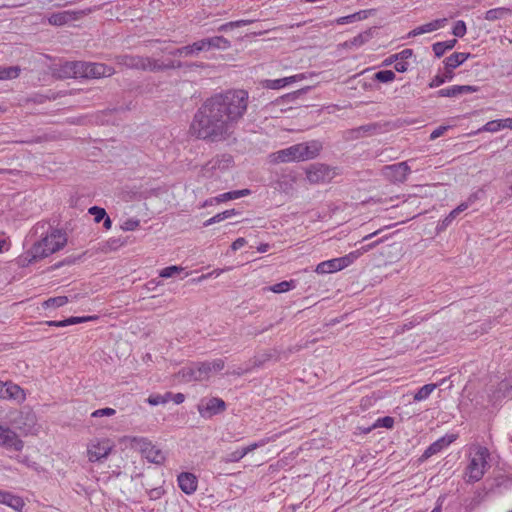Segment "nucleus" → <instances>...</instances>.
Instances as JSON below:
<instances>
[{
  "mask_svg": "<svg viewBox=\"0 0 512 512\" xmlns=\"http://www.w3.org/2000/svg\"><path fill=\"white\" fill-rule=\"evenodd\" d=\"M248 107V92L227 90L207 98L194 114L190 133L200 140L218 143L234 136Z\"/></svg>",
  "mask_w": 512,
  "mask_h": 512,
  "instance_id": "1",
  "label": "nucleus"
},
{
  "mask_svg": "<svg viewBox=\"0 0 512 512\" xmlns=\"http://www.w3.org/2000/svg\"><path fill=\"white\" fill-rule=\"evenodd\" d=\"M53 235L54 237H58V241L55 242L53 246L47 245L49 239H41L40 241L33 244L32 248L27 253V256H30L28 263L47 257L59 251L66 245L67 236L65 232H63L62 230H55Z\"/></svg>",
  "mask_w": 512,
  "mask_h": 512,
  "instance_id": "2",
  "label": "nucleus"
},
{
  "mask_svg": "<svg viewBox=\"0 0 512 512\" xmlns=\"http://www.w3.org/2000/svg\"><path fill=\"white\" fill-rule=\"evenodd\" d=\"M489 456L487 448L481 447L476 453V456L470 460L467 467L468 482H477L483 475L488 463L486 458Z\"/></svg>",
  "mask_w": 512,
  "mask_h": 512,
  "instance_id": "3",
  "label": "nucleus"
},
{
  "mask_svg": "<svg viewBox=\"0 0 512 512\" xmlns=\"http://www.w3.org/2000/svg\"><path fill=\"white\" fill-rule=\"evenodd\" d=\"M138 444L142 455L151 463L163 465L166 461V452L153 445L147 438L134 439Z\"/></svg>",
  "mask_w": 512,
  "mask_h": 512,
  "instance_id": "4",
  "label": "nucleus"
},
{
  "mask_svg": "<svg viewBox=\"0 0 512 512\" xmlns=\"http://www.w3.org/2000/svg\"><path fill=\"white\" fill-rule=\"evenodd\" d=\"M80 78H101L110 77L115 73V69L104 63H93L82 61Z\"/></svg>",
  "mask_w": 512,
  "mask_h": 512,
  "instance_id": "5",
  "label": "nucleus"
},
{
  "mask_svg": "<svg viewBox=\"0 0 512 512\" xmlns=\"http://www.w3.org/2000/svg\"><path fill=\"white\" fill-rule=\"evenodd\" d=\"M334 175V170L330 166L322 163L312 164L306 170L307 179L312 184L328 182Z\"/></svg>",
  "mask_w": 512,
  "mask_h": 512,
  "instance_id": "6",
  "label": "nucleus"
},
{
  "mask_svg": "<svg viewBox=\"0 0 512 512\" xmlns=\"http://www.w3.org/2000/svg\"><path fill=\"white\" fill-rule=\"evenodd\" d=\"M197 409L201 417L211 418L214 415L224 412L226 410V403L224 400L217 397L202 399L199 402Z\"/></svg>",
  "mask_w": 512,
  "mask_h": 512,
  "instance_id": "7",
  "label": "nucleus"
},
{
  "mask_svg": "<svg viewBox=\"0 0 512 512\" xmlns=\"http://www.w3.org/2000/svg\"><path fill=\"white\" fill-rule=\"evenodd\" d=\"M112 444L108 439L92 440L87 448L89 461L96 462L107 458L112 450Z\"/></svg>",
  "mask_w": 512,
  "mask_h": 512,
  "instance_id": "8",
  "label": "nucleus"
},
{
  "mask_svg": "<svg viewBox=\"0 0 512 512\" xmlns=\"http://www.w3.org/2000/svg\"><path fill=\"white\" fill-rule=\"evenodd\" d=\"M82 61H66L53 68V76L58 79L80 78Z\"/></svg>",
  "mask_w": 512,
  "mask_h": 512,
  "instance_id": "9",
  "label": "nucleus"
},
{
  "mask_svg": "<svg viewBox=\"0 0 512 512\" xmlns=\"http://www.w3.org/2000/svg\"><path fill=\"white\" fill-rule=\"evenodd\" d=\"M0 446L19 452L23 449L24 442L9 427H4L0 424Z\"/></svg>",
  "mask_w": 512,
  "mask_h": 512,
  "instance_id": "10",
  "label": "nucleus"
},
{
  "mask_svg": "<svg viewBox=\"0 0 512 512\" xmlns=\"http://www.w3.org/2000/svg\"><path fill=\"white\" fill-rule=\"evenodd\" d=\"M410 167L407 162H400L392 165H387L383 168V175L392 182L403 183L406 181L410 173Z\"/></svg>",
  "mask_w": 512,
  "mask_h": 512,
  "instance_id": "11",
  "label": "nucleus"
},
{
  "mask_svg": "<svg viewBox=\"0 0 512 512\" xmlns=\"http://www.w3.org/2000/svg\"><path fill=\"white\" fill-rule=\"evenodd\" d=\"M456 440V435L450 434L445 435L435 442H433L422 454L420 461H425L431 456L439 453L443 448L447 447Z\"/></svg>",
  "mask_w": 512,
  "mask_h": 512,
  "instance_id": "12",
  "label": "nucleus"
},
{
  "mask_svg": "<svg viewBox=\"0 0 512 512\" xmlns=\"http://www.w3.org/2000/svg\"><path fill=\"white\" fill-rule=\"evenodd\" d=\"M83 14V11H62L51 14L48 21L51 25L62 26L72 20L79 19Z\"/></svg>",
  "mask_w": 512,
  "mask_h": 512,
  "instance_id": "13",
  "label": "nucleus"
},
{
  "mask_svg": "<svg viewBox=\"0 0 512 512\" xmlns=\"http://www.w3.org/2000/svg\"><path fill=\"white\" fill-rule=\"evenodd\" d=\"M179 488L185 494H192L197 490V478L194 474L190 472H182L178 475L177 478Z\"/></svg>",
  "mask_w": 512,
  "mask_h": 512,
  "instance_id": "14",
  "label": "nucleus"
},
{
  "mask_svg": "<svg viewBox=\"0 0 512 512\" xmlns=\"http://www.w3.org/2000/svg\"><path fill=\"white\" fill-rule=\"evenodd\" d=\"M299 144L290 146L286 149L276 152V162H291V161H302V155L300 152Z\"/></svg>",
  "mask_w": 512,
  "mask_h": 512,
  "instance_id": "15",
  "label": "nucleus"
},
{
  "mask_svg": "<svg viewBox=\"0 0 512 512\" xmlns=\"http://www.w3.org/2000/svg\"><path fill=\"white\" fill-rule=\"evenodd\" d=\"M202 51H204V43L201 39L199 41L194 42L191 45H186L180 48L172 49V51L169 52V55L175 57H188L197 55Z\"/></svg>",
  "mask_w": 512,
  "mask_h": 512,
  "instance_id": "16",
  "label": "nucleus"
},
{
  "mask_svg": "<svg viewBox=\"0 0 512 512\" xmlns=\"http://www.w3.org/2000/svg\"><path fill=\"white\" fill-rule=\"evenodd\" d=\"M144 56L139 55H119L116 57L117 63L129 69L142 70L145 68L143 64Z\"/></svg>",
  "mask_w": 512,
  "mask_h": 512,
  "instance_id": "17",
  "label": "nucleus"
},
{
  "mask_svg": "<svg viewBox=\"0 0 512 512\" xmlns=\"http://www.w3.org/2000/svg\"><path fill=\"white\" fill-rule=\"evenodd\" d=\"M97 319H98V316H96V315H93V316H71L64 320H59V321L51 320V321H46L45 323L48 326L66 327L69 325L80 324V323H85V322H89V321H95Z\"/></svg>",
  "mask_w": 512,
  "mask_h": 512,
  "instance_id": "18",
  "label": "nucleus"
},
{
  "mask_svg": "<svg viewBox=\"0 0 512 512\" xmlns=\"http://www.w3.org/2000/svg\"><path fill=\"white\" fill-rule=\"evenodd\" d=\"M3 393L4 396L2 399L5 400H15L17 402H22L25 400L24 390L19 385L14 384L11 381L5 382Z\"/></svg>",
  "mask_w": 512,
  "mask_h": 512,
  "instance_id": "19",
  "label": "nucleus"
},
{
  "mask_svg": "<svg viewBox=\"0 0 512 512\" xmlns=\"http://www.w3.org/2000/svg\"><path fill=\"white\" fill-rule=\"evenodd\" d=\"M382 240H377L373 243L362 246L360 249L350 252L349 254L339 257L341 268L344 269L351 265L362 253L369 251L374 248L377 244H379Z\"/></svg>",
  "mask_w": 512,
  "mask_h": 512,
  "instance_id": "20",
  "label": "nucleus"
},
{
  "mask_svg": "<svg viewBox=\"0 0 512 512\" xmlns=\"http://www.w3.org/2000/svg\"><path fill=\"white\" fill-rule=\"evenodd\" d=\"M382 240H377L373 243L362 246L360 249L350 252L349 254L339 257L341 268L344 269L351 265L362 253L369 251L374 248L377 244H379Z\"/></svg>",
  "mask_w": 512,
  "mask_h": 512,
  "instance_id": "21",
  "label": "nucleus"
},
{
  "mask_svg": "<svg viewBox=\"0 0 512 512\" xmlns=\"http://www.w3.org/2000/svg\"><path fill=\"white\" fill-rule=\"evenodd\" d=\"M447 22L446 18L436 19L433 20L427 24L421 25L419 27H416L412 31L409 32L408 37H415L418 35H422L424 33L433 32L439 28H442L445 26Z\"/></svg>",
  "mask_w": 512,
  "mask_h": 512,
  "instance_id": "22",
  "label": "nucleus"
},
{
  "mask_svg": "<svg viewBox=\"0 0 512 512\" xmlns=\"http://www.w3.org/2000/svg\"><path fill=\"white\" fill-rule=\"evenodd\" d=\"M299 148L301 155H302V161L312 159L319 153L320 149L322 148L321 143L318 141H311L308 143H300Z\"/></svg>",
  "mask_w": 512,
  "mask_h": 512,
  "instance_id": "23",
  "label": "nucleus"
},
{
  "mask_svg": "<svg viewBox=\"0 0 512 512\" xmlns=\"http://www.w3.org/2000/svg\"><path fill=\"white\" fill-rule=\"evenodd\" d=\"M470 53L454 52L444 60L445 69L453 72L455 68L464 63L469 57Z\"/></svg>",
  "mask_w": 512,
  "mask_h": 512,
  "instance_id": "24",
  "label": "nucleus"
},
{
  "mask_svg": "<svg viewBox=\"0 0 512 512\" xmlns=\"http://www.w3.org/2000/svg\"><path fill=\"white\" fill-rule=\"evenodd\" d=\"M202 41L204 43V51H208L212 48L227 49L231 45L230 41L223 36L204 38Z\"/></svg>",
  "mask_w": 512,
  "mask_h": 512,
  "instance_id": "25",
  "label": "nucleus"
},
{
  "mask_svg": "<svg viewBox=\"0 0 512 512\" xmlns=\"http://www.w3.org/2000/svg\"><path fill=\"white\" fill-rule=\"evenodd\" d=\"M342 270L339 258H333L323 261L316 266L315 272L318 274L334 273Z\"/></svg>",
  "mask_w": 512,
  "mask_h": 512,
  "instance_id": "26",
  "label": "nucleus"
},
{
  "mask_svg": "<svg viewBox=\"0 0 512 512\" xmlns=\"http://www.w3.org/2000/svg\"><path fill=\"white\" fill-rule=\"evenodd\" d=\"M257 447H258V444L257 443H253V444H251V445H249L247 447H244V448H241V449H237V450L227 454L223 458V461L226 462V463L238 462L245 455H247L249 452H251L252 450H254Z\"/></svg>",
  "mask_w": 512,
  "mask_h": 512,
  "instance_id": "27",
  "label": "nucleus"
},
{
  "mask_svg": "<svg viewBox=\"0 0 512 512\" xmlns=\"http://www.w3.org/2000/svg\"><path fill=\"white\" fill-rule=\"evenodd\" d=\"M457 44V39H450L442 42H436L432 45V50L437 58L442 57L446 51L451 50Z\"/></svg>",
  "mask_w": 512,
  "mask_h": 512,
  "instance_id": "28",
  "label": "nucleus"
},
{
  "mask_svg": "<svg viewBox=\"0 0 512 512\" xmlns=\"http://www.w3.org/2000/svg\"><path fill=\"white\" fill-rule=\"evenodd\" d=\"M512 14V9L499 7L490 9L485 13L484 19L487 21H495L498 19H502L508 15Z\"/></svg>",
  "mask_w": 512,
  "mask_h": 512,
  "instance_id": "29",
  "label": "nucleus"
},
{
  "mask_svg": "<svg viewBox=\"0 0 512 512\" xmlns=\"http://www.w3.org/2000/svg\"><path fill=\"white\" fill-rule=\"evenodd\" d=\"M2 504H5L15 511H21L24 507V501L21 497L11 494L10 492H6L5 501Z\"/></svg>",
  "mask_w": 512,
  "mask_h": 512,
  "instance_id": "30",
  "label": "nucleus"
},
{
  "mask_svg": "<svg viewBox=\"0 0 512 512\" xmlns=\"http://www.w3.org/2000/svg\"><path fill=\"white\" fill-rule=\"evenodd\" d=\"M143 64L145 68L143 71H150V72H161L164 71V62H160L159 60L150 58V57H144Z\"/></svg>",
  "mask_w": 512,
  "mask_h": 512,
  "instance_id": "31",
  "label": "nucleus"
},
{
  "mask_svg": "<svg viewBox=\"0 0 512 512\" xmlns=\"http://www.w3.org/2000/svg\"><path fill=\"white\" fill-rule=\"evenodd\" d=\"M453 77H454V73L450 70L445 69L443 74H438L431 80V82L429 83V87L430 88L439 87L442 84H444L445 82L451 81L453 79Z\"/></svg>",
  "mask_w": 512,
  "mask_h": 512,
  "instance_id": "32",
  "label": "nucleus"
},
{
  "mask_svg": "<svg viewBox=\"0 0 512 512\" xmlns=\"http://www.w3.org/2000/svg\"><path fill=\"white\" fill-rule=\"evenodd\" d=\"M178 375L182 378L185 382H191V381H199L195 364H192L191 366L182 368Z\"/></svg>",
  "mask_w": 512,
  "mask_h": 512,
  "instance_id": "33",
  "label": "nucleus"
},
{
  "mask_svg": "<svg viewBox=\"0 0 512 512\" xmlns=\"http://www.w3.org/2000/svg\"><path fill=\"white\" fill-rule=\"evenodd\" d=\"M20 74L19 66H9V67H1L0 66V80H10L15 79Z\"/></svg>",
  "mask_w": 512,
  "mask_h": 512,
  "instance_id": "34",
  "label": "nucleus"
},
{
  "mask_svg": "<svg viewBox=\"0 0 512 512\" xmlns=\"http://www.w3.org/2000/svg\"><path fill=\"white\" fill-rule=\"evenodd\" d=\"M373 32H374V30L372 28H370V29L358 34L350 41V45L356 46V47L362 46L363 44L367 43L373 37Z\"/></svg>",
  "mask_w": 512,
  "mask_h": 512,
  "instance_id": "35",
  "label": "nucleus"
},
{
  "mask_svg": "<svg viewBox=\"0 0 512 512\" xmlns=\"http://www.w3.org/2000/svg\"><path fill=\"white\" fill-rule=\"evenodd\" d=\"M437 384H426L422 386L415 394H414V400L415 401H422L427 399L430 394L437 388Z\"/></svg>",
  "mask_w": 512,
  "mask_h": 512,
  "instance_id": "36",
  "label": "nucleus"
},
{
  "mask_svg": "<svg viewBox=\"0 0 512 512\" xmlns=\"http://www.w3.org/2000/svg\"><path fill=\"white\" fill-rule=\"evenodd\" d=\"M194 364H195L198 380L202 381L204 379H207L211 372L210 362H207V361L206 362H197Z\"/></svg>",
  "mask_w": 512,
  "mask_h": 512,
  "instance_id": "37",
  "label": "nucleus"
},
{
  "mask_svg": "<svg viewBox=\"0 0 512 512\" xmlns=\"http://www.w3.org/2000/svg\"><path fill=\"white\" fill-rule=\"evenodd\" d=\"M295 288V281H282L269 287L274 293H283Z\"/></svg>",
  "mask_w": 512,
  "mask_h": 512,
  "instance_id": "38",
  "label": "nucleus"
},
{
  "mask_svg": "<svg viewBox=\"0 0 512 512\" xmlns=\"http://www.w3.org/2000/svg\"><path fill=\"white\" fill-rule=\"evenodd\" d=\"M396 78L392 70H380L374 74V79L381 83H389Z\"/></svg>",
  "mask_w": 512,
  "mask_h": 512,
  "instance_id": "39",
  "label": "nucleus"
},
{
  "mask_svg": "<svg viewBox=\"0 0 512 512\" xmlns=\"http://www.w3.org/2000/svg\"><path fill=\"white\" fill-rule=\"evenodd\" d=\"M262 84H263V87H265L267 89H273V90L280 89V88H283V87L289 85L288 81L286 80V77L280 78V79H274V80L267 79V80H264L262 82Z\"/></svg>",
  "mask_w": 512,
  "mask_h": 512,
  "instance_id": "40",
  "label": "nucleus"
},
{
  "mask_svg": "<svg viewBox=\"0 0 512 512\" xmlns=\"http://www.w3.org/2000/svg\"><path fill=\"white\" fill-rule=\"evenodd\" d=\"M498 393L503 397H512V380L506 378L498 384Z\"/></svg>",
  "mask_w": 512,
  "mask_h": 512,
  "instance_id": "41",
  "label": "nucleus"
},
{
  "mask_svg": "<svg viewBox=\"0 0 512 512\" xmlns=\"http://www.w3.org/2000/svg\"><path fill=\"white\" fill-rule=\"evenodd\" d=\"M69 299L67 296H57L49 298L48 300L44 301L43 307L49 308V307H61L68 303Z\"/></svg>",
  "mask_w": 512,
  "mask_h": 512,
  "instance_id": "42",
  "label": "nucleus"
},
{
  "mask_svg": "<svg viewBox=\"0 0 512 512\" xmlns=\"http://www.w3.org/2000/svg\"><path fill=\"white\" fill-rule=\"evenodd\" d=\"M20 418H25L24 427L18 425V428L23 429L25 432H30L36 423V417L33 413L27 412L25 415L20 414Z\"/></svg>",
  "mask_w": 512,
  "mask_h": 512,
  "instance_id": "43",
  "label": "nucleus"
},
{
  "mask_svg": "<svg viewBox=\"0 0 512 512\" xmlns=\"http://www.w3.org/2000/svg\"><path fill=\"white\" fill-rule=\"evenodd\" d=\"M253 22V20H237V21H231V22H228V23H225L223 25H221L219 28H218V31H227L229 29H234V28H239V27H243V26H246V25H249Z\"/></svg>",
  "mask_w": 512,
  "mask_h": 512,
  "instance_id": "44",
  "label": "nucleus"
},
{
  "mask_svg": "<svg viewBox=\"0 0 512 512\" xmlns=\"http://www.w3.org/2000/svg\"><path fill=\"white\" fill-rule=\"evenodd\" d=\"M501 128H504L503 120H492L487 122L482 128H480L478 131H486V132H497Z\"/></svg>",
  "mask_w": 512,
  "mask_h": 512,
  "instance_id": "45",
  "label": "nucleus"
},
{
  "mask_svg": "<svg viewBox=\"0 0 512 512\" xmlns=\"http://www.w3.org/2000/svg\"><path fill=\"white\" fill-rule=\"evenodd\" d=\"M88 213L94 216V221L100 223L108 215L106 210L99 206H92L88 209Z\"/></svg>",
  "mask_w": 512,
  "mask_h": 512,
  "instance_id": "46",
  "label": "nucleus"
},
{
  "mask_svg": "<svg viewBox=\"0 0 512 512\" xmlns=\"http://www.w3.org/2000/svg\"><path fill=\"white\" fill-rule=\"evenodd\" d=\"M271 354L270 353H264L260 356H254L252 359L249 360V366L252 369L261 367L265 362L270 360Z\"/></svg>",
  "mask_w": 512,
  "mask_h": 512,
  "instance_id": "47",
  "label": "nucleus"
},
{
  "mask_svg": "<svg viewBox=\"0 0 512 512\" xmlns=\"http://www.w3.org/2000/svg\"><path fill=\"white\" fill-rule=\"evenodd\" d=\"M171 396H172L171 392H167L164 395H159V394L158 395H151V396H149L147 401H148V403L150 405L156 406V405H159V404L167 403Z\"/></svg>",
  "mask_w": 512,
  "mask_h": 512,
  "instance_id": "48",
  "label": "nucleus"
},
{
  "mask_svg": "<svg viewBox=\"0 0 512 512\" xmlns=\"http://www.w3.org/2000/svg\"><path fill=\"white\" fill-rule=\"evenodd\" d=\"M182 270H183V268L180 266H175V265L168 266V267L163 268L159 272V276L162 278H170V277H173L174 275L180 273Z\"/></svg>",
  "mask_w": 512,
  "mask_h": 512,
  "instance_id": "49",
  "label": "nucleus"
},
{
  "mask_svg": "<svg viewBox=\"0 0 512 512\" xmlns=\"http://www.w3.org/2000/svg\"><path fill=\"white\" fill-rule=\"evenodd\" d=\"M310 89H311L310 86H306V87H304L302 89H299L297 91H294V92H291V93H288V94L282 96L281 99L284 102H287V103L295 101L298 97H300L301 95L305 94Z\"/></svg>",
  "mask_w": 512,
  "mask_h": 512,
  "instance_id": "50",
  "label": "nucleus"
},
{
  "mask_svg": "<svg viewBox=\"0 0 512 512\" xmlns=\"http://www.w3.org/2000/svg\"><path fill=\"white\" fill-rule=\"evenodd\" d=\"M467 28L466 23L463 20H458L454 23L452 34L455 37L462 38L466 34Z\"/></svg>",
  "mask_w": 512,
  "mask_h": 512,
  "instance_id": "51",
  "label": "nucleus"
},
{
  "mask_svg": "<svg viewBox=\"0 0 512 512\" xmlns=\"http://www.w3.org/2000/svg\"><path fill=\"white\" fill-rule=\"evenodd\" d=\"M394 426V418L391 416H385L376 420L373 424V427H384L387 429H391Z\"/></svg>",
  "mask_w": 512,
  "mask_h": 512,
  "instance_id": "52",
  "label": "nucleus"
},
{
  "mask_svg": "<svg viewBox=\"0 0 512 512\" xmlns=\"http://www.w3.org/2000/svg\"><path fill=\"white\" fill-rule=\"evenodd\" d=\"M436 94L438 97H457V96H459L458 91H457V85L440 89L439 91H437Z\"/></svg>",
  "mask_w": 512,
  "mask_h": 512,
  "instance_id": "53",
  "label": "nucleus"
},
{
  "mask_svg": "<svg viewBox=\"0 0 512 512\" xmlns=\"http://www.w3.org/2000/svg\"><path fill=\"white\" fill-rule=\"evenodd\" d=\"M125 242L126 240L121 237H113L106 242V247L109 250H117L119 247L123 246Z\"/></svg>",
  "mask_w": 512,
  "mask_h": 512,
  "instance_id": "54",
  "label": "nucleus"
},
{
  "mask_svg": "<svg viewBox=\"0 0 512 512\" xmlns=\"http://www.w3.org/2000/svg\"><path fill=\"white\" fill-rule=\"evenodd\" d=\"M229 200H231V196L229 195V192H226L216 197L210 198L209 200H206L204 206L213 205L214 203L219 204L221 202H226Z\"/></svg>",
  "mask_w": 512,
  "mask_h": 512,
  "instance_id": "55",
  "label": "nucleus"
},
{
  "mask_svg": "<svg viewBox=\"0 0 512 512\" xmlns=\"http://www.w3.org/2000/svg\"><path fill=\"white\" fill-rule=\"evenodd\" d=\"M140 225V221L138 219H127L121 225V229L124 231H133Z\"/></svg>",
  "mask_w": 512,
  "mask_h": 512,
  "instance_id": "56",
  "label": "nucleus"
},
{
  "mask_svg": "<svg viewBox=\"0 0 512 512\" xmlns=\"http://www.w3.org/2000/svg\"><path fill=\"white\" fill-rule=\"evenodd\" d=\"M457 216L453 213V211H451L449 213L448 216H446L442 221L441 223L438 224L437 226V230L438 231H442L444 229H446L450 224L451 222L456 218Z\"/></svg>",
  "mask_w": 512,
  "mask_h": 512,
  "instance_id": "57",
  "label": "nucleus"
},
{
  "mask_svg": "<svg viewBox=\"0 0 512 512\" xmlns=\"http://www.w3.org/2000/svg\"><path fill=\"white\" fill-rule=\"evenodd\" d=\"M116 413L115 409L106 407L102 409L95 410L91 416L92 417H103V416H112Z\"/></svg>",
  "mask_w": 512,
  "mask_h": 512,
  "instance_id": "58",
  "label": "nucleus"
},
{
  "mask_svg": "<svg viewBox=\"0 0 512 512\" xmlns=\"http://www.w3.org/2000/svg\"><path fill=\"white\" fill-rule=\"evenodd\" d=\"M479 90V87L472 85H457L458 95L466 94V93H474Z\"/></svg>",
  "mask_w": 512,
  "mask_h": 512,
  "instance_id": "59",
  "label": "nucleus"
},
{
  "mask_svg": "<svg viewBox=\"0 0 512 512\" xmlns=\"http://www.w3.org/2000/svg\"><path fill=\"white\" fill-rule=\"evenodd\" d=\"M250 193H251V191L249 189H241V190L229 191V195L231 196V200L247 196Z\"/></svg>",
  "mask_w": 512,
  "mask_h": 512,
  "instance_id": "60",
  "label": "nucleus"
},
{
  "mask_svg": "<svg viewBox=\"0 0 512 512\" xmlns=\"http://www.w3.org/2000/svg\"><path fill=\"white\" fill-rule=\"evenodd\" d=\"M449 126H439L430 134V140H435L438 137L442 136L447 130Z\"/></svg>",
  "mask_w": 512,
  "mask_h": 512,
  "instance_id": "61",
  "label": "nucleus"
},
{
  "mask_svg": "<svg viewBox=\"0 0 512 512\" xmlns=\"http://www.w3.org/2000/svg\"><path fill=\"white\" fill-rule=\"evenodd\" d=\"M183 66L184 64L181 61L169 60L167 63H164V71L182 68Z\"/></svg>",
  "mask_w": 512,
  "mask_h": 512,
  "instance_id": "62",
  "label": "nucleus"
},
{
  "mask_svg": "<svg viewBox=\"0 0 512 512\" xmlns=\"http://www.w3.org/2000/svg\"><path fill=\"white\" fill-rule=\"evenodd\" d=\"M408 66L409 64L407 61L397 60L394 65V68L397 72L404 73L408 70Z\"/></svg>",
  "mask_w": 512,
  "mask_h": 512,
  "instance_id": "63",
  "label": "nucleus"
},
{
  "mask_svg": "<svg viewBox=\"0 0 512 512\" xmlns=\"http://www.w3.org/2000/svg\"><path fill=\"white\" fill-rule=\"evenodd\" d=\"M397 56H398V60L407 61L409 58H411L413 56V50L406 48V49L400 51L399 53H397Z\"/></svg>",
  "mask_w": 512,
  "mask_h": 512,
  "instance_id": "64",
  "label": "nucleus"
}]
</instances>
